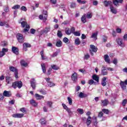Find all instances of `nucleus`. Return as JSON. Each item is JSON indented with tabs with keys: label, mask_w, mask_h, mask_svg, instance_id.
<instances>
[{
	"label": "nucleus",
	"mask_w": 127,
	"mask_h": 127,
	"mask_svg": "<svg viewBox=\"0 0 127 127\" xmlns=\"http://www.w3.org/2000/svg\"><path fill=\"white\" fill-rule=\"evenodd\" d=\"M12 87L14 88V89H16V88L20 89L21 87H22V82H21V81H15L12 83Z\"/></svg>",
	"instance_id": "f257e3e1"
},
{
	"label": "nucleus",
	"mask_w": 127,
	"mask_h": 127,
	"mask_svg": "<svg viewBox=\"0 0 127 127\" xmlns=\"http://www.w3.org/2000/svg\"><path fill=\"white\" fill-rule=\"evenodd\" d=\"M9 70L10 71H11V72H14L15 77L16 79H17V78H18V71L17 69H16V68L14 67V66H9Z\"/></svg>",
	"instance_id": "f03ea898"
},
{
	"label": "nucleus",
	"mask_w": 127,
	"mask_h": 127,
	"mask_svg": "<svg viewBox=\"0 0 127 127\" xmlns=\"http://www.w3.org/2000/svg\"><path fill=\"white\" fill-rule=\"evenodd\" d=\"M98 51V48L96 46H95L94 45H90V53L92 56L94 55L93 52L96 53L97 51Z\"/></svg>",
	"instance_id": "7ed1b4c3"
},
{
	"label": "nucleus",
	"mask_w": 127,
	"mask_h": 127,
	"mask_svg": "<svg viewBox=\"0 0 127 127\" xmlns=\"http://www.w3.org/2000/svg\"><path fill=\"white\" fill-rule=\"evenodd\" d=\"M17 39L19 43H23L24 38H23V35L22 34L18 33L16 35Z\"/></svg>",
	"instance_id": "20e7f679"
},
{
	"label": "nucleus",
	"mask_w": 127,
	"mask_h": 127,
	"mask_svg": "<svg viewBox=\"0 0 127 127\" xmlns=\"http://www.w3.org/2000/svg\"><path fill=\"white\" fill-rule=\"evenodd\" d=\"M30 84L33 90H35V88H36V81H35V79L32 78L30 80Z\"/></svg>",
	"instance_id": "39448f33"
},
{
	"label": "nucleus",
	"mask_w": 127,
	"mask_h": 127,
	"mask_svg": "<svg viewBox=\"0 0 127 127\" xmlns=\"http://www.w3.org/2000/svg\"><path fill=\"white\" fill-rule=\"evenodd\" d=\"M71 80L74 82V83H76L77 80H78V74L76 72H74L71 75Z\"/></svg>",
	"instance_id": "423d86ee"
},
{
	"label": "nucleus",
	"mask_w": 127,
	"mask_h": 127,
	"mask_svg": "<svg viewBox=\"0 0 127 127\" xmlns=\"http://www.w3.org/2000/svg\"><path fill=\"white\" fill-rule=\"evenodd\" d=\"M24 116V114H19V113L13 114L12 115V117H13V118H15L16 119H21V118H23Z\"/></svg>",
	"instance_id": "0eeeda50"
},
{
	"label": "nucleus",
	"mask_w": 127,
	"mask_h": 127,
	"mask_svg": "<svg viewBox=\"0 0 127 127\" xmlns=\"http://www.w3.org/2000/svg\"><path fill=\"white\" fill-rule=\"evenodd\" d=\"M117 43L119 45V46H121V47H125V44H124L123 39L120 38L117 39Z\"/></svg>",
	"instance_id": "6e6552de"
},
{
	"label": "nucleus",
	"mask_w": 127,
	"mask_h": 127,
	"mask_svg": "<svg viewBox=\"0 0 127 127\" xmlns=\"http://www.w3.org/2000/svg\"><path fill=\"white\" fill-rule=\"evenodd\" d=\"M22 18H21L20 20L18 21L19 23L21 24V27L23 28H24V27H26V26H27V25H27V22H26V21H22Z\"/></svg>",
	"instance_id": "1a4fd4ad"
},
{
	"label": "nucleus",
	"mask_w": 127,
	"mask_h": 127,
	"mask_svg": "<svg viewBox=\"0 0 127 127\" xmlns=\"http://www.w3.org/2000/svg\"><path fill=\"white\" fill-rule=\"evenodd\" d=\"M8 51V49L6 48H2V51L0 52V58H1V57H3V56H4L5 55V53Z\"/></svg>",
	"instance_id": "9d476101"
},
{
	"label": "nucleus",
	"mask_w": 127,
	"mask_h": 127,
	"mask_svg": "<svg viewBox=\"0 0 127 127\" xmlns=\"http://www.w3.org/2000/svg\"><path fill=\"white\" fill-rule=\"evenodd\" d=\"M123 1L124 0H113V4L116 6H119V3H123Z\"/></svg>",
	"instance_id": "9b49d317"
},
{
	"label": "nucleus",
	"mask_w": 127,
	"mask_h": 127,
	"mask_svg": "<svg viewBox=\"0 0 127 127\" xmlns=\"http://www.w3.org/2000/svg\"><path fill=\"white\" fill-rule=\"evenodd\" d=\"M23 50H24V51H27V48L31 47V45L27 43H24L23 44Z\"/></svg>",
	"instance_id": "f8f14e48"
},
{
	"label": "nucleus",
	"mask_w": 127,
	"mask_h": 127,
	"mask_svg": "<svg viewBox=\"0 0 127 127\" xmlns=\"http://www.w3.org/2000/svg\"><path fill=\"white\" fill-rule=\"evenodd\" d=\"M104 59L106 63H108V64H111V60H110V57H109V55H105L104 56Z\"/></svg>",
	"instance_id": "ddd939ff"
},
{
	"label": "nucleus",
	"mask_w": 127,
	"mask_h": 127,
	"mask_svg": "<svg viewBox=\"0 0 127 127\" xmlns=\"http://www.w3.org/2000/svg\"><path fill=\"white\" fill-rule=\"evenodd\" d=\"M101 85L103 87L107 86V77H104L101 80Z\"/></svg>",
	"instance_id": "4468645a"
},
{
	"label": "nucleus",
	"mask_w": 127,
	"mask_h": 127,
	"mask_svg": "<svg viewBox=\"0 0 127 127\" xmlns=\"http://www.w3.org/2000/svg\"><path fill=\"white\" fill-rule=\"evenodd\" d=\"M110 10L111 12L114 14H117V13H118V10H117V8H116V7H114L112 5L110 6Z\"/></svg>",
	"instance_id": "2eb2a0df"
},
{
	"label": "nucleus",
	"mask_w": 127,
	"mask_h": 127,
	"mask_svg": "<svg viewBox=\"0 0 127 127\" xmlns=\"http://www.w3.org/2000/svg\"><path fill=\"white\" fill-rule=\"evenodd\" d=\"M3 95L4 96V97H11V92H10V91H7L5 90L3 92Z\"/></svg>",
	"instance_id": "dca6fc26"
},
{
	"label": "nucleus",
	"mask_w": 127,
	"mask_h": 127,
	"mask_svg": "<svg viewBox=\"0 0 127 127\" xmlns=\"http://www.w3.org/2000/svg\"><path fill=\"white\" fill-rule=\"evenodd\" d=\"M104 5H105V6H106V7H108V5H110V6H112V4H113V2L111 1H107V0H105L103 2Z\"/></svg>",
	"instance_id": "f3484780"
},
{
	"label": "nucleus",
	"mask_w": 127,
	"mask_h": 127,
	"mask_svg": "<svg viewBox=\"0 0 127 127\" xmlns=\"http://www.w3.org/2000/svg\"><path fill=\"white\" fill-rule=\"evenodd\" d=\"M87 14H84L82 16L81 20L83 23H86L87 22Z\"/></svg>",
	"instance_id": "a211bd4d"
},
{
	"label": "nucleus",
	"mask_w": 127,
	"mask_h": 127,
	"mask_svg": "<svg viewBox=\"0 0 127 127\" xmlns=\"http://www.w3.org/2000/svg\"><path fill=\"white\" fill-rule=\"evenodd\" d=\"M102 106L103 107H106L108 106V104H109V100L108 99H105L104 100H101Z\"/></svg>",
	"instance_id": "6ab92c4d"
},
{
	"label": "nucleus",
	"mask_w": 127,
	"mask_h": 127,
	"mask_svg": "<svg viewBox=\"0 0 127 127\" xmlns=\"http://www.w3.org/2000/svg\"><path fill=\"white\" fill-rule=\"evenodd\" d=\"M93 80H94V81H96V82H97V83H99V79L100 78L99 77V76L96 74H94L92 75V77Z\"/></svg>",
	"instance_id": "aec40b11"
},
{
	"label": "nucleus",
	"mask_w": 127,
	"mask_h": 127,
	"mask_svg": "<svg viewBox=\"0 0 127 127\" xmlns=\"http://www.w3.org/2000/svg\"><path fill=\"white\" fill-rule=\"evenodd\" d=\"M12 51L13 53L17 55L18 54V49L15 47H12Z\"/></svg>",
	"instance_id": "412c9836"
},
{
	"label": "nucleus",
	"mask_w": 127,
	"mask_h": 127,
	"mask_svg": "<svg viewBox=\"0 0 127 127\" xmlns=\"http://www.w3.org/2000/svg\"><path fill=\"white\" fill-rule=\"evenodd\" d=\"M120 86L123 90H126L127 89V85L125 84V82L123 81L120 82Z\"/></svg>",
	"instance_id": "4be33fe9"
},
{
	"label": "nucleus",
	"mask_w": 127,
	"mask_h": 127,
	"mask_svg": "<svg viewBox=\"0 0 127 127\" xmlns=\"http://www.w3.org/2000/svg\"><path fill=\"white\" fill-rule=\"evenodd\" d=\"M65 34L66 35H71V30L69 28H65V29L64 30Z\"/></svg>",
	"instance_id": "5701e85b"
},
{
	"label": "nucleus",
	"mask_w": 127,
	"mask_h": 127,
	"mask_svg": "<svg viewBox=\"0 0 127 127\" xmlns=\"http://www.w3.org/2000/svg\"><path fill=\"white\" fill-rule=\"evenodd\" d=\"M47 16H48L46 15L43 17V15H40L39 16V18H40V19H43V21L45 22L47 20Z\"/></svg>",
	"instance_id": "b1692460"
},
{
	"label": "nucleus",
	"mask_w": 127,
	"mask_h": 127,
	"mask_svg": "<svg viewBox=\"0 0 127 127\" xmlns=\"http://www.w3.org/2000/svg\"><path fill=\"white\" fill-rule=\"evenodd\" d=\"M101 74L105 76V75H108V71L107 70V68L106 67H103V69L102 70Z\"/></svg>",
	"instance_id": "393cba45"
},
{
	"label": "nucleus",
	"mask_w": 127,
	"mask_h": 127,
	"mask_svg": "<svg viewBox=\"0 0 127 127\" xmlns=\"http://www.w3.org/2000/svg\"><path fill=\"white\" fill-rule=\"evenodd\" d=\"M6 82L7 84H10V82H12V78L9 77V76H6Z\"/></svg>",
	"instance_id": "a878e982"
},
{
	"label": "nucleus",
	"mask_w": 127,
	"mask_h": 127,
	"mask_svg": "<svg viewBox=\"0 0 127 127\" xmlns=\"http://www.w3.org/2000/svg\"><path fill=\"white\" fill-rule=\"evenodd\" d=\"M87 94L83 93V92H80L79 94L78 95V97L79 98H81V99H83V98H87Z\"/></svg>",
	"instance_id": "bb28decb"
},
{
	"label": "nucleus",
	"mask_w": 127,
	"mask_h": 127,
	"mask_svg": "<svg viewBox=\"0 0 127 127\" xmlns=\"http://www.w3.org/2000/svg\"><path fill=\"white\" fill-rule=\"evenodd\" d=\"M49 31H50V27H47L43 30V33H45L46 34L48 33Z\"/></svg>",
	"instance_id": "cd10ccee"
},
{
	"label": "nucleus",
	"mask_w": 127,
	"mask_h": 127,
	"mask_svg": "<svg viewBox=\"0 0 127 127\" xmlns=\"http://www.w3.org/2000/svg\"><path fill=\"white\" fill-rule=\"evenodd\" d=\"M62 41L59 40L57 42L56 45L57 47H61V46H62Z\"/></svg>",
	"instance_id": "c85d7f7f"
},
{
	"label": "nucleus",
	"mask_w": 127,
	"mask_h": 127,
	"mask_svg": "<svg viewBox=\"0 0 127 127\" xmlns=\"http://www.w3.org/2000/svg\"><path fill=\"white\" fill-rule=\"evenodd\" d=\"M35 97L37 100H41V99H44V97L36 93L35 94Z\"/></svg>",
	"instance_id": "c756f323"
},
{
	"label": "nucleus",
	"mask_w": 127,
	"mask_h": 127,
	"mask_svg": "<svg viewBox=\"0 0 127 127\" xmlns=\"http://www.w3.org/2000/svg\"><path fill=\"white\" fill-rule=\"evenodd\" d=\"M97 36H98V32L92 33L91 38H94V39H95V40H96Z\"/></svg>",
	"instance_id": "7c9ffc66"
},
{
	"label": "nucleus",
	"mask_w": 127,
	"mask_h": 127,
	"mask_svg": "<svg viewBox=\"0 0 127 127\" xmlns=\"http://www.w3.org/2000/svg\"><path fill=\"white\" fill-rule=\"evenodd\" d=\"M30 103L32 106H34V107H36V106H37V103H36V102H35V101L34 100H31L30 101Z\"/></svg>",
	"instance_id": "2f4dec72"
},
{
	"label": "nucleus",
	"mask_w": 127,
	"mask_h": 127,
	"mask_svg": "<svg viewBox=\"0 0 127 127\" xmlns=\"http://www.w3.org/2000/svg\"><path fill=\"white\" fill-rule=\"evenodd\" d=\"M89 85H97V82L94 81L93 79H90L88 80Z\"/></svg>",
	"instance_id": "473e14b6"
},
{
	"label": "nucleus",
	"mask_w": 127,
	"mask_h": 127,
	"mask_svg": "<svg viewBox=\"0 0 127 127\" xmlns=\"http://www.w3.org/2000/svg\"><path fill=\"white\" fill-rule=\"evenodd\" d=\"M91 118L90 116H88L87 121H86V124L88 126H89V125H91V123H92V121H91Z\"/></svg>",
	"instance_id": "72a5a7b5"
},
{
	"label": "nucleus",
	"mask_w": 127,
	"mask_h": 127,
	"mask_svg": "<svg viewBox=\"0 0 127 127\" xmlns=\"http://www.w3.org/2000/svg\"><path fill=\"white\" fill-rule=\"evenodd\" d=\"M74 43L75 45H80V43H81V42L80 41V39H79V38L75 39L74 41Z\"/></svg>",
	"instance_id": "f704fd0d"
},
{
	"label": "nucleus",
	"mask_w": 127,
	"mask_h": 127,
	"mask_svg": "<svg viewBox=\"0 0 127 127\" xmlns=\"http://www.w3.org/2000/svg\"><path fill=\"white\" fill-rule=\"evenodd\" d=\"M42 71L44 73H46V67L45 66V64H41Z\"/></svg>",
	"instance_id": "c9c22d12"
},
{
	"label": "nucleus",
	"mask_w": 127,
	"mask_h": 127,
	"mask_svg": "<svg viewBox=\"0 0 127 127\" xmlns=\"http://www.w3.org/2000/svg\"><path fill=\"white\" fill-rule=\"evenodd\" d=\"M44 52H43V51H42L40 52V54H41L42 60H45V59H47V57H44Z\"/></svg>",
	"instance_id": "e433bc0d"
},
{
	"label": "nucleus",
	"mask_w": 127,
	"mask_h": 127,
	"mask_svg": "<svg viewBox=\"0 0 127 127\" xmlns=\"http://www.w3.org/2000/svg\"><path fill=\"white\" fill-rule=\"evenodd\" d=\"M20 64L21 66H24V67H27V64L23 60L21 61Z\"/></svg>",
	"instance_id": "4c0bfd02"
},
{
	"label": "nucleus",
	"mask_w": 127,
	"mask_h": 127,
	"mask_svg": "<svg viewBox=\"0 0 127 127\" xmlns=\"http://www.w3.org/2000/svg\"><path fill=\"white\" fill-rule=\"evenodd\" d=\"M57 36H58V37H59L60 38H61V37L63 36V34H62V32H61V31H58Z\"/></svg>",
	"instance_id": "58836bf2"
},
{
	"label": "nucleus",
	"mask_w": 127,
	"mask_h": 127,
	"mask_svg": "<svg viewBox=\"0 0 127 127\" xmlns=\"http://www.w3.org/2000/svg\"><path fill=\"white\" fill-rule=\"evenodd\" d=\"M52 69H53V70H59V67L57 66L55 64L51 65Z\"/></svg>",
	"instance_id": "ea45409f"
},
{
	"label": "nucleus",
	"mask_w": 127,
	"mask_h": 127,
	"mask_svg": "<svg viewBox=\"0 0 127 127\" xmlns=\"http://www.w3.org/2000/svg\"><path fill=\"white\" fill-rule=\"evenodd\" d=\"M77 111L80 115H83L84 114V110L81 108L77 109Z\"/></svg>",
	"instance_id": "a19ab883"
},
{
	"label": "nucleus",
	"mask_w": 127,
	"mask_h": 127,
	"mask_svg": "<svg viewBox=\"0 0 127 127\" xmlns=\"http://www.w3.org/2000/svg\"><path fill=\"white\" fill-rule=\"evenodd\" d=\"M25 27L26 28H24L23 30V32H28L30 28V26H29V25H27Z\"/></svg>",
	"instance_id": "79ce46f5"
},
{
	"label": "nucleus",
	"mask_w": 127,
	"mask_h": 127,
	"mask_svg": "<svg viewBox=\"0 0 127 127\" xmlns=\"http://www.w3.org/2000/svg\"><path fill=\"white\" fill-rule=\"evenodd\" d=\"M67 101L68 102V104L70 106L72 105V104L73 103L72 101V98H71L70 97H67Z\"/></svg>",
	"instance_id": "37998d69"
},
{
	"label": "nucleus",
	"mask_w": 127,
	"mask_h": 127,
	"mask_svg": "<svg viewBox=\"0 0 127 127\" xmlns=\"http://www.w3.org/2000/svg\"><path fill=\"white\" fill-rule=\"evenodd\" d=\"M77 1L78 3H80L81 4H85V3H86L87 2L86 1L82 0H77Z\"/></svg>",
	"instance_id": "c03bdc74"
},
{
	"label": "nucleus",
	"mask_w": 127,
	"mask_h": 127,
	"mask_svg": "<svg viewBox=\"0 0 127 127\" xmlns=\"http://www.w3.org/2000/svg\"><path fill=\"white\" fill-rule=\"evenodd\" d=\"M66 111L68 113L69 116H71V115H73V112L71 111L70 108H68Z\"/></svg>",
	"instance_id": "a18cd8bd"
},
{
	"label": "nucleus",
	"mask_w": 127,
	"mask_h": 127,
	"mask_svg": "<svg viewBox=\"0 0 127 127\" xmlns=\"http://www.w3.org/2000/svg\"><path fill=\"white\" fill-rule=\"evenodd\" d=\"M92 16H93V15L92 14V13L88 12L86 14L87 18H88V19L92 18Z\"/></svg>",
	"instance_id": "49530a36"
},
{
	"label": "nucleus",
	"mask_w": 127,
	"mask_h": 127,
	"mask_svg": "<svg viewBox=\"0 0 127 127\" xmlns=\"http://www.w3.org/2000/svg\"><path fill=\"white\" fill-rule=\"evenodd\" d=\"M92 120H93V123H94V126H96V125H97V117L94 116L92 118Z\"/></svg>",
	"instance_id": "de8ad7c7"
},
{
	"label": "nucleus",
	"mask_w": 127,
	"mask_h": 127,
	"mask_svg": "<svg viewBox=\"0 0 127 127\" xmlns=\"http://www.w3.org/2000/svg\"><path fill=\"white\" fill-rule=\"evenodd\" d=\"M40 123L41 125H45L46 124V121H45V119L44 118H43L40 120Z\"/></svg>",
	"instance_id": "09e8293b"
},
{
	"label": "nucleus",
	"mask_w": 127,
	"mask_h": 127,
	"mask_svg": "<svg viewBox=\"0 0 127 127\" xmlns=\"http://www.w3.org/2000/svg\"><path fill=\"white\" fill-rule=\"evenodd\" d=\"M102 112L104 113V114H106L107 115H109V113L110 112V111L106 109H103L102 110Z\"/></svg>",
	"instance_id": "8fccbe9b"
},
{
	"label": "nucleus",
	"mask_w": 127,
	"mask_h": 127,
	"mask_svg": "<svg viewBox=\"0 0 127 127\" xmlns=\"http://www.w3.org/2000/svg\"><path fill=\"white\" fill-rule=\"evenodd\" d=\"M20 8V5H15L12 7V9H18V8Z\"/></svg>",
	"instance_id": "3c124183"
},
{
	"label": "nucleus",
	"mask_w": 127,
	"mask_h": 127,
	"mask_svg": "<svg viewBox=\"0 0 127 127\" xmlns=\"http://www.w3.org/2000/svg\"><path fill=\"white\" fill-rule=\"evenodd\" d=\"M48 85L49 87H54V86H55V84H54V83H53L51 82H48Z\"/></svg>",
	"instance_id": "603ef678"
},
{
	"label": "nucleus",
	"mask_w": 127,
	"mask_h": 127,
	"mask_svg": "<svg viewBox=\"0 0 127 127\" xmlns=\"http://www.w3.org/2000/svg\"><path fill=\"white\" fill-rule=\"evenodd\" d=\"M73 34L75 35V36H80V35H81V33H80V32L78 31L74 32Z\"/></svg>",
	"instance_id": "864d4df0"
},
{
	"label": "nucleus",
	"mask_w": 127,
	"mask_h": 127,
	"mask_svg": "<svg viewBox=\"0 0 127 127\" xmlns=\"http://www.w3.org/2000/svg\"><path fill=\"white\" fill-rule=\"evenodd\" d=\"M4 10L5 12H8L9 11V8L8 6H6L4 8Z\"/></svg>",
	"instance_id": "5fc2aeb1"
},
{
	"label": "nucleus",
	"mask_w": 127,
	"mask_h": 127,
	"mask_svg": "<svg viewBox=\"0 0 127 127\" xmlns=\"http://www.w3.org/2000/svg\"><path fill=\"white\" fill-rule=\"evenodd\" d=\"M127 100L124 99L122 102V106H123V107H125L127 104Z\"/></svg>",
	"instance_id": "6e6d98bb"
},
{
	"label": "nucleus",
	"mask_w": 127,
	"mask_h": 127,
	"mask_svg": "<svg viewBox=\"0 0 127 127\" xmlns=\"http://www.w3.org/2000/svg\"><path fill=\"white\" fill-rule=\"evenodd\" d=\"M47 104L48 106L50 107V108H52V102L51 101H47Z\"/></svg>",
	"instance_id": "4d7b16f0"
},
{
	"label": "nucleus",
	"mask_w": 127,
	"mask_h": 127,
	"mask_svg": "<svg viewBox=\"0 0 127 127\" xmlns=\"http://www.w3.org/2000/svg\"><path fill=\"white\" fill-rule=\"evenodd\" d=\"M21 10H23V11H26L27 10V8H26V7L23 6L20 8Z\"/></svg>",
	"instance_id": "13d9d810"
},
{
	"label": "nucleus",
	"mask_w": 127,
	"mask_h": 127,
	"mask_svg": "<svg viewBox=\"0 0 127 127\" xmlns=\"http://www.w3.org/2000/svg\"><path fill=\"white\" fill-rule=\"evenodd\" d=\"M63 41H64V43H68V42H69V39H68L67 38L65 37L64 38Z\"/></svg>",
	"instance_id": "bf43d9fd"
},
{
	"label": "nucleus",
	"mask_w": 127,
	"mask_h": 127,
	"mask_svg": "<svg viewBox=\"0 0 127 127\" xmlns=\"http://www.w3.org/2000/svg\"><path fill=\"white\" fill-rule=\"evenodd\" d=\"M108 39V37L106 36H103V42H107V40Z\"/></svg>",
	"instance_id": "052dcab7"
},
{
	"label": "nucleus",
	"mask_w": 127,
	"mask_h": 127,
	"mask_svg": "<svg viewBox=\"0 0 127 127\" xmlns=\"http://www.w3.org/2000/svg\"><path fill=\"white\" fill-rule=\"evenodd\" d=\"M69 21H68V20H65V21H64V22L62 23V24H64V25H67V24H69Z\"/></svg>",
	"instance_id": "680f3d73"
},
{
	"label": "nucleus",
	"mask_w": 127,
	"mask_h": 127,
	"mask_svg": "<svg viewBox=\"0 0 127 127\" xmlns=\"http://www.w3.org/2000/svg\"><path fill=\"white\" fill-rule=\"evenodd\" d=\"M35 31H36V30L34 29H30V33H31V34H34L35 33Z\"/></svg>",
	"instance_id": "e2e57ef3"
},
{
	"label": "nucleus",
	"mask_w": 127,
	"mask_h": 127,
	"mask_svg": "<svg viewBox=\"0 0 127 127\" xmlns=\"http://www.w3.org/2000/svg\"><path fill=\"white\" fill-rule=\"evenodd\" d=\"M58 55V52H55L53 54V55L52 56V57H56Z\"/></svg>",
	"instance_id": "0e129e2a"
},
{
	"label": "nucleus",
	"mask_w": 127,
	"mask_h": 127,
	"mask_svg": "<svg viewBox=\"0 0 127 127\" xmlns=\"http://www.w3.org/2000/svg\"><path fill=\"white\" fill-rule=\"evenodd\" d=\"M116 31L117 33H122V29L121 28H117L116 29Z\"/></svg>",
	"instance_id": "69168bd1"
},
{
	"label": "nucleus",
	"mask_w": 127,
	"mask_h": 127,
	"mask_svg": "<svg viewBox=\"0 0 127 127\" xmlns=\"http://www.w3.org/2000/svg\"><path fill=\"white\" fill-rule=\"evenodd\" d=\"M70 31L71 33L74 34V33L75 32V27H72L70 29Z\"/></svg>",
	"instance_id": "338daca9"
},
{
	"label": "nucleus",
	"mask_w": 127,
	"mask_h": 127,
	"mask_svg": "<svg viewBox=\"0 0 127 127\" xmlns=\"http://www.w3.org/2000/svg\"><path fill=\"white\" fill-rule=\"evenodd\" d=\"M1 45L3 47L6 46V42H2L1 43Z\"/></svg>",
	"instance_id": "774afa93"
}]
</instances>
